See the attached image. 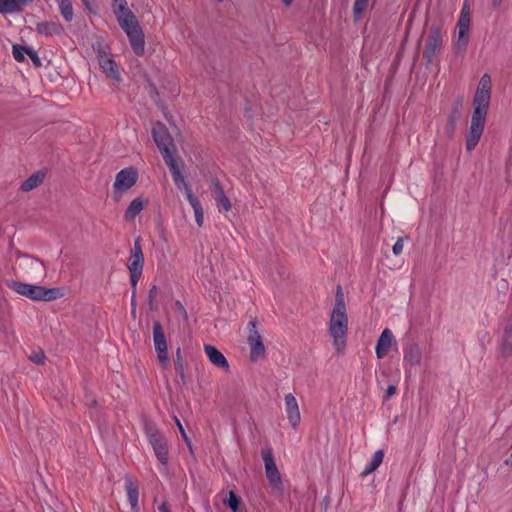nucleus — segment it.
I'll return each mask as SVG.
<instances>
[{
	"instance_id": "nucleus-1",
	"label": "nucleus",
	"mask_w": 512,
	"mask_h": 512,
	"mask_svg": "<svg viewBox=\"0 0 512 512\" xmlns=\"http://www.w3.org/2000/svg\"><path fill=\"white\" fill-rule=\"evenodd\" d=\"M491 98V77L484 74L477 86L473 99V113L466 134V150L472 152L478 145L485 128Z\"/></svg>"
},
{
	"instance_id": "nucleus-2",
	"label": "nucleus",
	"mask_w": 512,
	"mask_h": 512,
	"mask_svg": "<svg viewBox=\"0 0 512 512\" xmlns=\"http://www.w3.org/2000/svg\"><path fill=\"white\" fill-rule=\"evenodd\" d=\"M328 333L332 338L335 350L342 353L347 345L348 316L341 285H338L336 289L335 304L330 315Z\"/></svg>"
},
{
	"instance_id": "nucleus-3",
	"label": "nucleus",
	"mask_w": 512,
	"mask_h": 512,
	"mask_svg": "<svg viewBox=\"0 0 512 512\" xmlns=\"http://www.w3.org/2000/svg\"><path fill=\"white\" fill-rule=\"evenodd\" d=\"M151 133L165 164L168 166L169 170L176 171L175 165L178 164L177 159L175 158L177 154V147L168 128L164 123L157 121L154 123Z\"/></svg>"
},
{
	"instance_id": "nucleus-4",
	"label": "nucleus",
	"mask_w": 512,
	"mask_h": 512,
	"mask_svg": "<svg viewBox=\"0 0 512 512\" xmlns=\"http://www.w3.org/2000/svg\"><path fill=\"white\" fill-rule=\"evenodd\" d=\"M7 285L14 292L33 301L49 302L63 296L59 288H46L44 286L32 285L20 281H11Z\"/></svg>"
},
{
	"instance_id": "nucleus-5",
	"label": "nucleus",
	"mask_w": 512,
	"mask_h": 512,
	"mask_svg": "<svg viewBox=\"0 0 512 512\" xmlns=\"http://www.w3.org/2000/svg\"><path fill=\"white\" fill-rule=\"evenodd\" d=\"M443 48V37L441 28L438 25H432L425 38L423 49V58L425 59L426 66L433 64L435 57L441 52Z\"/></svg>"
},
{
	"instance_id": "nucleus-6",
	"label": "nucleus",
	"mask_w": 512,
	"mask_h": 512,
	"mask_svg": "<svg viewBox=\"0 0 512 512\" xmlns=\"http://www.w3.org/2000/svg\"><path fill=\"white\" fill-rule=\"evenodd\" d=\"M144 267V255L141 247V238L137 237L134 241L133 248L130 252V257L127 262V268L130 273L131 287L136 288L137 283L142 276Z\"/></svg>"
},
{
	"instance_id": "nucleus-7",
	"label": "nucleus",
	"mask_w": 512,
	"mask_h": 512,
	"mask_svg": "<svg viewBox=\"0 0 512 512\" xmlns=\"http://www.w3.org/2000/svg\"><path fill=\"white\" fill-rule=\"evenodd\" d=\"M138 180V171L134 167H127L120 170L115 177L113 184V196L118 201L122 195L132 188Z\"/></svg>"
},
{
	"instance_id": "nucleus-8",
	"label": "nucleus",
	"mask_w": 512,
	"mask_h": 512,
	"mask_svg": "<svg viewBox=\"0 0 512 512\" xmlns=\"http://www.w3.org/2000/svg\"><path fill=\"white\" fill-rule=\"evenodd\" d=\"M262 458L265 465V473L271 487L277 491L283 490V483L280 472L274 461L271 447H267L262 451Z\"/></svg>"
},
{
	"instance_id": "nucleus-9",
	"label": "nucleus",
	"mask_w": 512,
	"mask_h": 512,
	"mask_svg": "<svg viewBox=\"0 0 512 512\" xmlns=\"http://www.w3.org/2000/svg\"><path fill=\"white\" fill-rule=\"evenodd\" d=\"M153 342L157 353V359L162 368L169 366V357L167 351V340L162 324L155 321L153 324Z\"/></svg>"
},
{
	"instance_id": "nucleus-10",
	"label": "nucleus",
	"mask_w": 512,
	"mask_h": 512,
	"mask_svg": "<svg viewBox=\"0 0 512 512\" xmlns=\"http://www.w3.org/2000/svg\"><path fill=\"white\" fill-rule=\"evenodd\" d=\"M257 319L254 318L249 322V334L247 342L250 345V359L255 362L259 358L264 357L266 353L265 346L262 341V337L257 330Z\"/></svg>"
},
{
	"instance_id": "nucleus-11",
	"label": "nucleus",
	"mask_w": 512,
	"mask_h": 512,
	"mask_svg": "<svg viewBox=\"0 0 512 512\" xmlns=\"http://www.w3.org/2000/svg\"><path fill=\"white\" fill-rule=\"evenodd\" d=\"M123 31L129 38L133 52L137 56H143L145 53V40L144 33L139 22L129 25L126 29H123Z\"/></svg>"
},
{
	"instance_id": "nucleus-12",
	"label": "nucleus",
	"mask_w": 512,
	"mask_h": 512,
	"mask_svg": "<svg viewBox=\"0 0 512 512\" xmlns=\"http://www.w3.org/2000/svg\"><path fill=\"white\" fill-rule=\"evenodd\" d=\"M119 26L126 29L129 25L138 22L134 13L129 9L127 2L119 5H112Z\"/></svg>"
},
{
	"instance_id": "nucleus-13",
	"label": "nucleus",
	"mask_w": 512,
	"mask_h": 512,
	"mask_svg": "<svg viewBox=\"0 0 512 512\" xmlns=\"http://www.w3.org/2000/svg\"><path fill=\"white\" fill-rule=\"evenodd\" d=\"M119 26L126 29L129 25L138 22L134 13L129 9L127 2L119 5H112Z\"/></svg>"
},
{
	"instance_id": "nucleus-14",
	"label": "nucleus",
	"mask_w": 512,
	"mask_h": 512,
	"mask_svg": "<svg viewBox=\"0 0 512 512\" xmlns=\"http://www.w3.org/2000/svg\"><path fill=\"white\" fill-rule=\"evenodd\" d=\"M284 400L288 421L291 424L292 428L296 429L301 421V415L297 400L295 396L291 393L285 395Z\"/></svg>"
},
{
	"instance_id": "nucleus-15",
	"label": "nucleus",
	"mask_w": 512,
	"mask_h": 512,
	"mask_svg": "<svg viewBox=\"0 0 512 512\" xmlns=\"http://www.w3.org/2000/svg\"><path fill=\"white\" fill-rule=\"evenodd\" d=\"M149 442L153 447L154 453L158 461L162 465L166 466L169 461V452L166 438L161 434L158 437L149 440Z\"/></svg>"
},
{
	"instance_id": "nucleus-16",
	"label": "nucleus",
	"mask_w": 512,
	"mask_h": 512,
	"mask_svg": "<svg viewBox=\"0 0 512 512\" xmlns=\"http://www.w3.org/2000/svg\"><path fill=\"white\" fill-rule=\"evenodd\" d=\"M204 351L209 359V361L216 367L223 369L224 371H229V363L226 357L223 355L221 351H219L216 347L210 344L204 345Z\"/></svg>"
},
{
	"instance_id": "nucleus-17",
	"label": "nucleus",
	"mask_w": 512,
	"mask_h": 512,
	"mask_svg": "<svg viewBox=\"0 0 512 512\" xmlns=\"http://www.w3.org/2000/svg\"><path fill=\"white\" fill-rule=\"evenodd\" d=\"M125 490L127 493V498L131 506L132 512H139V486L136 480H134L131 476H125Z\"/></svg>"
},
{
	"instance_id": "nucleus-18",
	"label": "nucleus",
	"mask_w": 512,
	"mask_h": 512,
	"mask_svg": "<svg viewBox=\"0 0 512 512\" xmlns=\"http://www.w3.org/2000/svg\"><path fill=\"white\" fill-rule=\"evenodd\" d=\"M36 32L46 37L60 36L64 33L63 25L58 21H43L36 24Z\"/></svg>"
},
{
	"instance_id": "nucleus-19",
	"label": "nucleus",
	"mask_w": 512,
	"mask_h": 512,
	"mask_svg": "<svg viewBox=\"0 0 512 512\" xmlns=\"http://www.w3.org/2000/svg\"><path fill=\"white\" fill-rule=\"evenodd\" d=\"M393 342L394 336L391 330L388 328L384 329L376 344V356L378 359H383L388 354Z\"/></svg>"
},
{
	"instance_id": "nucleus-20",
	"label": "nucleus",
	"mask_w": 512,
	"mask_h": 512,
	"mask_svg": "<svg viewBox=\"0 0 512 512\" xmlns=\"http://www.w3.org/2000/svg\"><path fill=\"white\" fill-rule=\"evenodd\" d=\"M33 2L34 0H0V13L4 15L20 13Z\"/></svg>"
},
{
	"instance_id": "nucleus-21",
	"label": "nucleus",
	"mask_w": 512,
	"mask_h": 512,
	"mask_svg": "<svg viewBox=\"0 0 512 512\" xmlns=\"http://www.w3.org/2000/svg\"><path fill=\"white\" fill-rule=\"evenodd\" d=\"M99 65L108 77L120 81L118 66L112 58L104 54H99Z\"/></svg>"
},
{
	"instance_id": "nucleus-22",
	"label": "nucleus",
	"mask_w": 512,
	"mask_h": 512,
	"mask_svg": "<svg viewBox=\"0 0 512 512\" xmlns=\"http://www.w3.org/2000/svg\"><path fill=\"white\" fill-rule=\"evenodd\" d=\"M212 184H213L214 199H215L217 205L221 206L224 209V211H226V212L231 210V207H232L231 202H230L229 198L226 196L224 189L221 186L219 180L213 179Z\"/></svg>"
},
{
	"instance_id": "nucleus-23",
	"label": "nucleus",
	"mask_w": 512,
	"mask_h": 512,
	"mask_svg": "<svg viewBox=\"0 0 512 512\" xmlns=\"http://www.w3.org/2000/svg\"><path fill=\"white\" fill-rule=\"evenodd\" d=\"M146 204L147 200L142 197H137L132 200L124 212V219L127 222L134 221L137 215H139V213L144 209Z\"/></svg>"
},
{
	"instance_id": "nucleus-24",
	"label": "nucleus",
	"mask_w": 512,
	"mask_h": 512,
	"mask_svg": "<svg viewBox=\"0 0 512 512\" xmlns=\"http://www.w3.org/2000/svg\"><path fill=\"white\" fill-rule=\"evenodd\" d=\"M175 169H176V172L175 171L173 172V170H170L173 181L179 190L184 189L186 198L188 201H190L192 198H195L196 196L193 194L192 189L189 186V184L185 181V178H184L183 174L181 173L178 164L175 165Z\"/></svg>"
},
{
	"instance_id": "nucleus-25",
	"label": "nucleus",
	"mask_w": 512,
	"mask_h": 512,
	"mask_svg": "<svg viewBox=\"0 0 512 512\" xmlns=\"http://www.w3.org/2000/svg\"><path fill=\"white\" fill-rule=\"evenodd\" d=\"M46 173L39 170L33 173L31 176H29L20 186V190L22 192H29L38 186H40L44 179H45Z\"/></svg>"
},
{
	"instance_id": "nucleus-26",
	"label": "nucleus",
	"mask_w": 512,
	"mask_h": 512,
	"mask_svg": "<svg viewBox=\"0 0 512 512\" xmlns=\"http://www.w3.org/2000/svg\"><path fill=\"white\" fill-rule=\"evenodd\" d=\"M404 361L410 366L418 365L421 361V350L417 343H410L404 349Z\"/></svg>"
},
{
	"instance_id": "nucleus-27",
	"label": "nucleus",
	"mask_w": 512,
	"mask_h": 512,
	"mask_svg": "<svg viewBox=\"0 0 512 512\" xmlns=\"http://www.w3.org/2000/svg\"><path fill=\"white\" fill-rule=\"evenodd\" d=\"M468 31L469 29H467L466 24L462 22L461 27L458 28V39L454 44V52L456 55H461L466 51L468 45Z\"/></svg>"
},
{
	"instance_id": "nucleus-28",
	"label": "nucleus",
	"mask_w": 512,
	"mask_h": 512,
	"mask_svg": "<svg viewBox=\"0 0 512 512\" xmlns=\"http://www.w3.org/2000/svg\"><path fill=\"white\" fill-rule=\"evenodd\" d=\"M383 458H384L383 450H377L374 453L369 465L361 472V476L366 477L367 475L374 472L383 462Z\"/></svg>"
},
{
	"instance_id": "nucleus-29",
	"label": "nucleus",
	"mask_w": 512,
	"mask_h": 512,
	"mask_svg": "<svg viewBox=\"0 0 512 512\" xmlns=\"http://www.w3.org/2000/svg\"><path fill=\"white\" fill-rule=\"evenodd\" d=\"M463 105H464L463 96H458L454 100L452 107H451V111L448 115V119L451 120V123L457 122L460 119V117L462 115Z\"/></svg>"
},
{
	"instance_id": "nucleus-30",
	"label": "nucleus",
	"mask_w": 512,
	"mask_h": 512,
	"mask_svg": "<svg viewBox=\"0 0 512 512\" xmlns=\"http://www.w3.org/2000/svg\"><path fill=\"white\" fill-rule=\"evenodd\" d=\"M63 18L70 22L73 19V7L70 0H56Z\"/></svg>"
},
{
	"instance_id": "nucleus-31",
	"label": "nucleus",
	"mask_w": 512,
	"mask_h": 512,
	"mask_svg": "<svg viewBox=\"0 0 512 512\" xmlns=\"http://www.w3.org/2000/svg\"><path fill=\"white\" fill-rule=\"evenodd\" d=\"M511 349H512V321H509L504 328L503 340H502V350L505 352H510Z\"/></svg>"
},
{
	"instance_id": "nucleus-32",
	"label": "nucleus",
	"mask_w": 512,
	"mask_h": 512,
	"mask_svg": "<svg viewBox=\"0 0 512 512\" xmlns=\"http://www.w3.org/2000/svg\"><path fill=\"white\" fill-rule=\"evenodd\" d=\"M189 203L191 204V206L194 210L196 223L199 227H201L203 225V221H204V213H203V209H202V206H201V203H200L198 197L196 196L195 198H192L189 201Z\"/></svg>"
},
{
	"instance_id": "nucleus-33",
	"label": "nucleus",
	"mask_w": 512,
	"mask_h": 512,
	"mask_svg": "<svg viewBox=\"0 0 512 512\" xmlns=\"http://www.w3.org/2000/svg\"><path fill=\"white\" fill-rule=\"evenodd\" d=\"M143 427H144V431H145V434L148 438V440H151L155 437H158L159 435H161L162 433L158 430L155 422H153L152 420L150 419H144L143 421Z\"/></svg>"
},
{
	"instance_id": "nucleus-34",
	"label": "nucleus",
	"mask_w": 512,
	"mask_h": 512,
	"mask_svg": "<svg viewBox=\"0 0 512 512\" xmlns=\"http://www.w3.org/2000/svg\"><path fill=\"white\" fill-rule=\"evenodd\" d=\"M369 0H355L353 5V17L355 21L361 19L363 12L367 8Z\"/></svg>"
},
{
	"instance_id": "nucleus-35",
	"label": "nucleus",
	"mask_w": 512,
	"mask_h": 512,
	"mask_svg": "<svg viewBox=\"0 0 512 512\" xmlns=\"http://www.w3.org/2000/svg\"><path fill=\"white\" fill-rule=\"evenodd\" d=\"M240 502V497L234 491H230L228 494V498L224 500V504L227 507H229L233 512H237V510L239 509Z\"/></svg>"
},
{
	"instance_id": "nucleus-36",
	"label": "nucleus",
	"mask_w": 512,
	"mask_h": 512,
	"mask_svg": "<svg viewBox=\"0 0 512 512\" xmlns=\"http://www.w3.org/2000/svg\"><path fill=\"white\" fill-rule=\"evenodd\" d=\"M175 369L178 375L180 376L181 380L185 382V373H184V361L181 354V349L177 348L176 350V357L174 359Z\"/></svg>"
},
{
	"instance_id": "nucleus-37",
	"label": "nucleus",
	"mask_w": 512,
	"mask_h": 512,
	"mask_svg": "<svg viewBox=\"0 0 512 512\" xmlns=\"http://www.w3.org/2000/svg\"><path fill=\"white\" fill-rule=\"evenodd\" d=\"M29 47L21 46L19 44H15L12 47L13 57L17 62H23L25 60L24 54H27V50Z\"/></svg>"
},
{
	"instance_id": "nucleus-38",
	"label": "nucleus",
	"mask_w": 512,
	"mask_h": 512,
	"mask_svg": "<svg viewBox=\"0 0 512 512\" xmlns=\"http://www.w3.org/2000/svg\"><path fill=\"white\" fill-rule=\"evenodd\" d=\"M157 292H158L157 286L152 285V287L150 288V290L148 292V298H147V303H148L150 310L158 309V306L155 304V298H156Z\"/></svg>"
},
{
	"instance_id": "nucleus-39",
	"label": "nucleus",
	"mask_w": 512,
	"mask_h": 512,
	"mask_svg": "<svg viewBox=\"0 0 512 512\" xmlns=\"http://www.w3.org/2000/svg\"><path fill=\"white\" fill-rule=\"evenodd\" d=\"M462 22H464L466 24L467 29H469V27H470V14H469V8H468V6L466 4L462 8L461 15H460V18H459L458 23H457V27L458 28L461 27V23Z\"/></svg>"
},
{
	"instance_id": "nucleus-40",
	"label": "nucleus",
	"mask_w": 512,
	"mask_h": 512,
	"mask_svg": "<svg viewBox=\"0 0 512 512\" xmlns=\"http://www.w3.org/2000/svg\"><path fill=\"white\" fill-rule=\"evenodd\" d=\"M174 420H175V424L183 438V440L185 441L186 445L188 446V448L190 449V451H192V443H191V440L190 438L188 437V435L186 434L185 432V429L182 425V423L180 422V420L175 416L174 417Z\"/></svg>"
},
{
	"instance_id": "nucleus-41",
	"label": "nucleus",
	"mask_w": 512,
	"mask_h": 512,
	"mask_svg": "<svg viewBox=\"0 0 512 512\" xmlns=\"http://www.w3.org/2000/svg\"><path fill=\"white\" fill-rule=\"evenodd\" d=\"M27 259L29 260V265L34 268L36 271H40V272H44L45 269H44V264L41 260H39L38 258L36 257H32V256H26Z\"/></svg>"
},
{
	"instance_id": "nucleus-42",
	"label": "nucleus",
	"mask_w": 512,
	"mask_h": 512,
	"mask_svg": "<svg viewBox=\"0 0 512 512\" xmlns=\"http://www.w3.org/2000/svg\"><path fill=\"white\" fill-rule=\"evenodd\" d=\"M149 95L154 102L159 105L161 103L160 94L156 85L149 81Z\"/></svg>"
},
{
	"instance_id": "nucleus-43",
	"label": "nucleus",
	"mask_w": 512,
	"mask_h": 512,
	"mask_svg": "<svg viewBox=\"0 0 512 512\" xmlns=\"http://www.w3.org/2000/svg\"><path fill=\"white\" fill-rule=\"evenodd\" d=\"M27 55L35 67L40 68L42 66V61L35 50L29 47L27 50Z\"/></svg>"
},
{
	"instance_id": "nucleus-44",
	"label": "nucleus",
	"mask_w": 512,
	"mask_h": 512,
	"mask_svg": "<svg viewBox=\"0 0 512 512\" xmlns=\"http://www.w3.org/2000/svg\"><path fill=\"white\" fill-rule=\"evenodd\" d=\"M29 358L35 364H43L46 357L45 354L42 351H40L37 353H33Z\"/></svg>"
},
{
	"instance_id": "nucleus-45",
	"label": "nucleus",
	"mask_w": 512,
	"mask_h": 512,
	"mask_svg": "<svg viewBox=\"0 0 512 512\" xmlns=\"http://www.w3.org/2000/svg\"><path fill=\"white\" fill-rule=\"evenodd\" d=\"M456 123L457 122H452L451 123V120H449L447 118L446 133H447L449 138H453V136H454L455 129H456Z\"/></svg>"
},
{
	"instance_id": "nucleus-46",
	"label": "nucleus",
	"mask_w": 512,
	"mask_h": 512,
	"mask_svg": "<svg viewBox=\"0 0 512 512\" xmlns=\"http://www.w3.org/2000/svg\"><path fill=\"white\" fill-rule=\"evenodd\" d=\"M175 306H176L178 312L181 314L183 320L188 321V314H187V311H186L184 305L180 301L177 300L175 302Z\"/></svg>"
},
{
	"instance_id": "nucleus-47",
	"label": "nucleus",
	"mask_w": 512,
	"mask_h": 512,
	"mask_svg": "<svg viewBox=\"0 0 512 512\" xmlns=\"http://www.w3.org/2000/svg\"><path fill=\"white\" fill-rule=\"evenodd\" d=\"M403 250V239L399 238L392 247V251L395 255H399Z\"/></svg>"
},
{
	"instance_id": "nucleus-48",
	"label": "nucleus",
	"mask_w": 512,
	"mask_h": 512,
	"mask_svg": "<svg viewBox=\"0 0 512 512\" xmlns=\"http://www.w3.org/2000/svg\"><path fill=\"white\" fill-rule=\"evenodd\" d=\"M131 313L135 316L136 313V288H132L131 294Z\"/></svg>"
},
{
	"instance_id": "nucleus-49",
	"label": "nucleus",
	"mask_w": 512,
	"mask_h": 512,
	"mask_svg": "<svg viewBox=\"0 0 512 512\" xmlns=\"http://www.w3.org/2000/svg\"><path fill=\"white\" fill-rule=\"evenodd\" d=\"M397 392V388L395 385H389L386 389V392H385V399H389L391 398L393 395H395Z\"/></svg>"
},
{
	"instance_id": "nucleus-50",
	"label": "nucleus",
	"mask_w": 512,
	"mask_h": 512,
	"mask_svg": "<svg viewBox=\"0 0 512 512\" xmlns=\"http://www.w3.org/2000/svg\"><path fill=\"white\" fill-rule=\"evenodd\" d=\"M159 512H170L169 506L166 502H163L159 507Z\"/></svg>"
},
{
	"instance_id": "nucleus-51",
	"label": "nucleus",
	"mask_w": 512,
	"mask_h": 512,
	"mask_svg": "<svg viewBox=\"0 0 512 512\" xmlns=\"http://www.w3.org/2000/svg\"><path fill=\"white\" fill-rule=\"evenodd\" d=\"M501 3H502V0H492V3H491L492 8H493V9H497V8H499V7H500V5H501Z\"/></svg>"
},
{
	"instance_id": "nucleus-52",
	"label": "nucleus",
	"mask_w": 512,
	"mask_h": 512,
	"mask_svg": "<svg viewBox=\"0 0 512 512\" xmlns=\"http://www.w3.org/2000/svg\"><path fill=\"white\" fill-rule=\"evenodd\" d=\"M81 1H82L83 5L85 6V8H86V9H88L90 12H92V11H93V10H92V7H91V5H90L89 0H81Z\"/></svg>"
},
{
	"instance_id": "nucleus-53",
	"label": "nucleus",
	"mask_w": 512,
	"mask_h": 512,
	"mask_svg": "<svg viewBox=\"0 0 512 512\" xmlns=\"http://www.w3.org/2000/svg\"><path fill=\"white\" fill-rule=\"evenodd\" d=\"M504 464L506 466L512 467V453L509 455V457L504 461Z\"/></svg>"
},
{
	"instance_id": "nucleus-54",
	"label": "nucleus",
	"mask_w": 512,
	"mask_h": 512,
	"mask_svg": "<svg viewBox=\"0 0 512 512\" xmlns=\"http://www.w3.org/2000/svg\"><path fill=\"white\" fill-rule=\"evenodd\" d=\"M112 1H113L112 5H119V4L127 2L126 0H112Z\"/></svg>"
},
{
	"instance_id": "nucleus-55",
	"label": "nucleus",
	"mask_w": 512,
	"mask_h": 512,
	"mask_svg": "<svg viewBox=\"0 0 512 512\" xmlns=\"http://www.w3.org/2000/svg\"><path fill=\"white\" fill-rule=\"evenodd\" d=\"M7 330V326L4 322H0V331L5 332Z\"/></svg>"
},
{
	"instance_id": "nucleus-56",
	"label": "nucleus",
	"mask_w": 512,
	"mask_h": 512,
	"mask_svg": "<svg viewBox=\"0 0 512 512\" xmlns=\"http://www.w3.org/2000/svg\"><path fill=\"white\" fill-rule=\"evenodd\" d=\"M282 2L285 6H289L293 2V0H282Z\"/></svg>"
},
{
	"instance_id": "nucleus-57",
	"label": "nucleus",
	"mask_w": 512,
	"mask_h": 512,
	"mask_svg": "<svg viewBox=\"0 0 512 512\" xmlns=\"http://www.w3.org/2000/svg\"><path fill=\"white\" fill-rule=\"evenodd\" d=\"M217 2H222L223 0H216Z\"/></svg>"
}]
</instances>
